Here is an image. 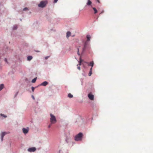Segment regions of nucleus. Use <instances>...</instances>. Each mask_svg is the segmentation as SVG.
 Segmentation results:
<instances>
[{
  "label": "nucleus",
  "mask_w": 153,
  "mask_h": 153,
  "mask_svg": "<svg viewBox=\"0 0 153 153\" xmlns=\"http://www.w3.org/2000/svg\"><path fill=\"white\" fill-rule=\"evenodd\" d=\"M58 0H54V3H56Z\"/></svg>",
  "instance_id": "obj_27"
},
{
  "label": "nucleus",
  "mask_w": 153,
  "mask_h": 153,
  "mask_svg": "<svg viewBox=\"0 0 153 153\" xmlns=\"http://www.w3.org/2000/svg\"><path fill=\"white\" fill-rule=\"evenodd\" d=\"M7 117V116L4 115L3 114H0V119L2 120L4 118H6Z\"/></svg>",
  "instance_id": "obj_8"
},
{
  "label": "nucleus",
  "mask_w": 153,
  "mask_h": 153,
  "mask_svg": "<svg viewBox=\"0 0 153 153\" xmlns=\"http://www.w3.org/2000/svg\"><path fill=\"white\" fill-rule=\"evenodd\" d=\"M94 65V63L93 61L91 62H90V63L88 64V65L91 66V68H93Z\"/></svg>",
  "instance_id": "obj_11"
},
{
  "label": "nucleus",
  "mask_w": 153,
  "mask_h": 153,
  "mask_svg": "<svg viewBox=\"0 0 153 153\" xmlns=\"http://www.w3.org/2000/svg\"><path fill=\"white\" fill-rule=\"evenodd\" d=\"M83 134L80 132L77 134L75 137V140L76 141L81 140Z\"/></svg>",
  "instance_id": "obj_1"
},
{
  "label": "nucleus",
  "mask_w": 153,
  "mask_h": 153,
  "mask_svg": "<svg viewBox=\"0 0 153 153\" xmlns=\"http://www.w3.org/2000/svg\"><path fill=\"white\" fill-rule=\"evenodd\" d=\"M28 10V8L27 7H25L23 9V10L24 11L26 10Z\"/></svg>",
  "instance_id": "obj_23"
},
{
  "label": "nucleus",
  "mask_w": 153,
  "mask_h": 153,
  "mask_svg": "<svg viewBox=\"0 0 153 153\" xmlns=\"http://www.w3.org/2000/svg\"><path fill=\"white\" fill-rule=\"evenodd\" d=\"M51 124H50V125L48 126V127L49 128H50L51 127Z\"/></svg>",
  "instance_id": "obj_31"
},
{
  "label": "nucleus",
  "mask_w": 153,
  "mask_h": 153,
  "mask_svg": "<svg viewBox=\"0 0 153 153\" xmlns=\"http://www.w3.org/2000/svg\"><path fill=\"white\" fill-rule=\"evenodd\" d=\"M77 69H78L79 70H80V67L79 66H78L77 67Z\"/></svg>",
  "instance_id": "obj_26"
},
{
  "label": "nucleus",
  "mask_w": 153,
  "mask_h": 153,
  "mask_svg": "<svg viewBox=\"0 0 153 153\" xmlns=\"http://www.w3.org/2000/svg\"><path fill=\"white\" fill-rule=\"evenodd\" d=\"M71 34V33L70 32H69V31L67 33L66 37L67 38H68L69 36H70Z\"/></svg>",
  "instance_id": "obj_13"
},
{
  "label": "nucleus",
  "mask_w": 153,
  "mask_h": 153,
  "mask_svg": "<svg viewBox=\"0 0 153 153\" xmlns=\"http://www.w3.org/2000/svg\"><path fill=\"white\" fill-rule=\"evenodd\" d=\"M17 28V26L16 25H14L13 27V30H16Z\"/></svg>",
  "instance_id": "obj_22"
},
{
  "label": "nucleus",
  "mask_w": 153,
  "mask_h": 153,
  "mask_svg": "<svg viewBox=\"0 0 153 153\" xmlns=\"http://www.w3.org/2000/svg\"><path fill=\"white\" fill-rule=\"evenodd\" d=\"M36 78H34V79H33L32 81V82H33V83H34L36 82Z\"/></svg>",
  "instance_id": "obj_21"
},
{
  "label": "nucleus",
  "mask_w": 153,
  "mask_h": 153,
  "mask_svg": "<svg viewBox=\"0 0 153 153\" xmlns=\"http://www.w3.org/2000/svg\"><path fill=\"white\" fill-rule=\"evenodd\" d=\"M33 92L34 90V88L33 87H32L31 88Z\"/></svg>",
  "instance_id": "obj_24"
},
{
  "label": "nucleus",
  "mask_w": 153,
  "mask_h": 153,
  "mask_svg": "<svg viewBox=\"0 0 153 153\" xmlns=\"http://www.w3.org/2000/svg\"><path fill=\"white\" fill-rule=\"evenodd\" d=\"M91 37L89 35H87V41H89L90 40Z\"/></svg>",
  "instance_id": "obj_18"
},
{
  "label": "nucleus",
  "mask_w": 153,
  "mask_h": 153,
  "mask_svg": "<svg viewBox=\"0 0 153 153\" xmlns=\"http://www.w3.org/2000/svg\"><path fill=\"white\" fill-rule=\"evenodd\" d=\"M47 3L48 2L47 1H42L38 4V6L39 7H44L46 6Z\"/></svg>",
  "instance_id": "obj_3"
},
{
  "label": "nucleus",
  "mask_w": 153,
  "mask_h": 153,
  "mask_svg": "<svg viewBox=\"0 0 153 153\" xmlns=\"http://www.w3.org/2000/svg\"><path fill=\"white\" fill-rule=\"evenodd\" d=\"M88 97L90 100H94V96L91 93L88 94Z\"/></svg>",
  "instance_id": "obj_5"
},
{
  "label": "nucleus",
  "mask_w": 153,
  "mask_h": 153,
  "mask_svg": "<svg viewBox=\"0 0 153 153\" xmlns=\"http://www.w3.org/2000/svg\"><path fill=\"white\" fill-rule=\"evenodd\" d=\"M92 3V2L90 0H88V1L87 3V4L88 5H90Z\"/></svg>",
  "instance_id": "obj_15"
},
{
  "label": "nucleus",
  "mask_w": 153,
  "mask_h": 153,
  "mask_svg": "<svg viewBox=\"0 0 153 153\" xmlns=\"http://www.w3.org/2000/svg\"><path fill=\"white\" fill-rule=\"evenodd\" d=\"M33 58V57L31 56H29L27 57V59L28 61H30Z\"/></svg>",
  "instance_id": "obj_14"
},
{
  "label": "nucleus",
  "mask_w": 153,
  "mask_h": 153,
  "mask_svg": "<svg viewBox=\"0 0 153 153\" xmlns=\"http://www.w3.org/2000/svg\"><path fill=\"white\" fill-rule=\"evenodd\" d=\"M9 133V132H2L1 134V140L2 142L3 140L4 136L6 134Z\"/></svg>",
  "instance_id": "obj_4"
},
{
  "label": "nucleus",
  "mask_w": 153,
  "mask_h": 153,
  "mask_svg": "<svg viewBox=\"0 0 153 153\" xmlns=\"http://www.w3.org/2000/svg\"><path fill=\"white\" fill-rule=\"evenodd\" d=\"M83 61V60H82L81 58H80L79 63L77 65V66H78V65H81V62H82Z\"/></svg>",
  "instance_id": "obj_20"
},
{
  "label": "nucleus",
  "mask_w": 153,
  "mask_h": 153,
  "mask_svg": "<svg viewBox=\"0 0 153 153\" xmlns=\"http://www.w3.org/2000/svg\"><path fill=\"white\" fill-rule=\"evenodd\" d=\"M50 57V56H47L46 57H45V59H47L49 57Z\"/></svg>",
  "instance_id": "obj_25"
},
{
  "label": "nucleus",
  "mask_w": 153,
  "mask_h": 153,
  "mask_svg": "<svg viewBox=\"0 0 153 153\" xmlns=\"http://www.w3.org/2000/svg\"><path fill=\"white\" fill-rule=\"evenodd\" d=\"M4 61L6 62H7V59L6 58H5L4 59Z\"/></svg>",
  "instance_id": "obj_28"
},
{
  "label": "nucleus",
  "mask_w": 153,
  "mask_h": 153,
  "mask_svg": "<svg viewBox=\"0 0 153 153\" xmlns=\"http://www.w3.org/2000/svg\"><path fill=\"white\" fill-rule=\"evenodd\" d=\"M22 131L23 133L25 134H26L28 132L29 128H23L22 129Z\"/></svg>",
  "instance_id": "obj_7"
},
{
  "label": "nucleus",
  "mask_w": 153,
  "mask_h": 153,
  "mask_svg": "<svg viewBox=\"0 0 153 153\" xmlns=\"http://www.w3.org/2000/svg\"><path fill=\"white\" fill-rule=\"evenodd\" d=\"M92 8L94 10V13L96 14L97 13V10L94 7H92Z\"/></svg>",
  "instance_id": "obj_16"
},
{
  "label": "nucleus",
  "mask_w": 153,
  "mask_h": 153,
  "mask_svg": "<svg viewBox=\"0 0 153 153\" xmlns=\"http://www.w3.org/2000/svg\"><path fill=\"white\" fill-rule=\"evenodd\" d=\"M4 87V84H1L0 85V91H1Z\"/></svg>",
  "instance_id": "obj_12"
},
{
  "label": "nucleus",
  "mask_w": 153,
  "mask_h": 153,
  "mask_svg": "<svg viewBox=\"0 0 153 153\" xmlns=\"http://www.w3.org/2000/svg\"><path fill=\"white\" fill-rule=\"evenodd\" d=\"M78 51L77 53H78V54L79 55V49H78Z\"/></svg>",
  "instance_id": "obj_29"
},
{
  "label": "nucleus",
  "mask_w": 153,
  "mask_h": 153,
  "mask_svg": "<svg viewBox=\"0 0 153 153\" xmlns=\"http://www.w3.org/2000/svg\"><path fill=\"white\" fill-rule=\"evenodd\" d=\"M92 74V68H91L90 69V71L88 75L89 76H91Z\"/></svg>",
  "instance_id": "obj_17"
},
{
  "label": "nucleus",
  "mask_w": 153,
  "mask_h": 153,
  "mask_svg": "<svg viewBox=\"0 0 153 153\" xmlns=\"http://www.w3.org/2000/svg\"><path fill=\"white\" fill-rule=\"evenodd\" d=\"M87 44H88L87 42H85V43H84V46H83V47L82 49V52H84L85 51L87 45Z\"/></svg>",
  "instance_id": "obj_9"
},
{
  "label": "nucleus",
  "mask_w": 153,
  "mask_h": 153,
  "mask_svg": "<svg viewBox=\"0 0 153 153\" xmlns=\"http://www.w3.org/2000/svg\"><path fill=\"white\" fill-rule=\"evenodd\" d=\"M97 1H98V2L99 3H100V1L99 0H97Z\"/></svg>",
  "instance_id": "obj_32"
},
{
  "label": "nucleus",
  "mask_w": 153,
  "mask_h": 153,
  "mask_svg": "<svg viewBox=\"0 0 153 153\" xmlns=\"http://www.w3.org/2000/svg\"><path fill=\"white\" fill-rule=\"evenodd\" d=\"M27 150L29 152H34L36 150V149L35 147L30 148Z\"/></svg>",
  "instance_id": "obj_6"
},
{
  "label": "nucleus",
  "mask_w": 153,
  "mask_h": 153,
  "mask_svg": "<svg viewBox=\"0 0 153 153\" xmlns=\"http://www.w3.org/2000/svg\"><path fill=\"white\" fill-rule=\"evenodd\" d=\"M32 98H33V100H35V98H34V97L32 95Z\"/></svg>",
  "instance_id": "obj_30"
},
{
  "label": "nucleus",
  "mask_w": 153,
  "mask_h": 153,
  "mask_svg": "<svg viewBox=\"0 0 153 153\" xmlns=\"http://www.w3.org/2000/svg\"><path fill=\"white\" fill-rule=\"evenodd\" d=\"M1 64H0V68H1Z\"/></svg>",
  "instance_id": "obj_33"
},
{
  "label": "nucleus",
  "mask_w": 153,
  "mask_h": 153,
  "mask_svg": "<svg viewBox=\"0 0 153 153\" xmlns=\"http://www.w3.org/2000/svg\"><path fill=\"white\" fill-rule=\"evenodd\" d=\"M50 122L51 124H54L56 122V117L52 114H50Z\"/></svg>",
  "instance_id": "obj_2"
},
{
  "label": "nucleus",
  "mask_w": 153,
  "mask_h": 153,
  "mask_svg": "<svg viewBox=\"0 0 153 153\" xmlns=\"http://www.w3.org/2000/svg\"><path fill=\"white\" fill-rule=\"evenodd\" d=\"M66 142H67V143H68V141H67V140H66Z\"/></svg>",
  "instance_id": "obj_34"
},
{
  "label": "nucleus",
  "mask_w": 153,
  "mask_h": 153,
  "mask_svg": "<svg viewBox=\"0 0 153 153\" xmlns=\"http://www.w3.org/2000/svg\"><path fill=\"white\" fill-rule=\"evenodd\" d=\"M68 97L69 98H71L73 97V95L72 94H71V93H69L68 95Z\"/></svg>",
  "instance_id": "obj_19"
},
{
  "label": "nucleus",
  "mask_w": 153,
  "mask_h": 153,
  "mask_svg": "<svg viewBox=\"0 0 153 153\" xmlns=\"http://www.w3.org/2000/svg\"><path fill=\"white\" fill-rule=\"evenodd\" d=\"M48 82H47V81H45L41 84V85L44 86H45L47 85H48Z\"/></svg>",
  "instance_id": "obj_10"
},
{
  "label": "nucleus",
  "mask_w": 153,
  "mask_h": 153,
  "mask_svg": "<svg viewBox=\"0 0 153 153\" xmlns=\"http://www.w3.org/2000/svg\"><path fill=\"white\" fill-rule=\"evenodd\" d=\"M103 12H102L101 13H103Z\"/></svg>",
  "instance_id": "obj_35"
}]
</instances>
